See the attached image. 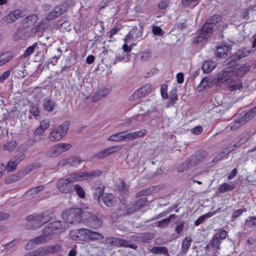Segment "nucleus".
Returning a JSON list of instances; mask_svg holds the SVG:
<instances>
[{"label":"nucleus","instance_id":"864d4df0","mask_svg":"<svg viewBox=\"0 0 256 256\" xmlns=\"http://www.w3.org/2000/svg\"><path fill=\"white\" fill-rule=\"evenodd\" d=\"M222 20V16L219 14H215L212 16L207 21L212 24L214 26H215L220 22Z\"/></svg>","mask_w":256,"mask_h":256},{"label":"nucleus","instance_id":"f257e3e1","mask_svg":"<svg viewBox=\"0 0 256 256\" xmlns=\"http://www.w3.org/2000/svg\"><path fill=\"white\" fill-rule=\"evenodd\" d=\"M26 220L30 222L27 225V228L35 230L42 226L44 224L49 222L50 218L46 212H44L28 216Z\"/></svg>","mask_w":256,"mask_h":256},{"label":"nucleus","instance_id":"0eeeda50","mask_svg":"<svg viewBox=\"0 0 256 256\" xmlns=\"http://www.w3.org/2000/svg\"><path fill=\"white\" fill-rule=\"evenodd\" d=\"M234 64L228 65V67L226 68L223 70L218 74L216 78L218 82L223 84L225 82H227V83L228 82L230 76L234 73V70L235 68H234Z\"/></svg>","mask_w":256,"mask_h":256},{"label":"nucleus","instance_id":"680f3d73","mask_svg":"<svg viewBox=\"0 0 256 256\" xmlns=\"http://www.w3.org/2000/svg\"><path fill=\"white\" fill-rule=\"evenodd\" d=\"M168 84H162L160 87V94L162 96L164 99H167L168 98Z\"/></svg>","mask_w":256,"mask_h":256},{"label":"nucleus","instance_id":"4d7b16f0","mask_svg":"<svg viewBox=\"0 0 256 256\" xmlns=\"http://www.w3.org/2000/svg\"><path fill=\"white\" fill-rule=\"evenodd\" d=\"M177 90L175 88L170 91V102L174 104L178 100Z\"/></svg>","mask_w":256,"mask_h":256},{"label":"nucleus","instance_id":"c85d7f7f","mask_svg":"<svg viewBox=\"0 0 256 256\" xmlns=\"http://www.w3.org/2000/svg\"><path fill=\"white\" fill-rule=\"evenodd\" d=\"M128 136V132L124 131L111 136L108 138V140L110 141H120L123 140L126 138Z\"/></svg>","mask_w":256,"mask_h":256},{"label":"nucleus","instance_id":"8fccbe9b","mask_svg":"<svg viewBox=\"0 0 256 256\" xmlns=\"http://www.w3.org/2000/svg\"><path fill=\"white\" fill-rule=\"evenodd\" d=\"M48 224L54 231L63 229V223L62 221H55Z\"/></svg>","mask_w":256,"mask_h":256},{"label":"nucleus","instance_id":"5701e85b","mask_svg":"<svg viewBox=\"0 0 256 256\" xmlns=\"http://www.w3.org/2000/svg\"><path fill=\"white\" fill-rule=\"evenodd\" d=\"M206 156V152L204 150H200L196 152L194 156H192L189 158H192V164H196L204 160Z\"/></svg>","mask_w":256,"mask_h":256},{"label":"nucleus","instance_id":"3c124183","mask_svg":"<svg viewBox=\"0 0 256 256\" xmlns=\"http://www.w3.org/2000/svg\"><path fill=\"white\" fill-rule=\"evenodd\" d=\"M104 186H100L98 188H96L94 189V196L95 198L99 199L102 196V197L104 192Z\"/></svg>","mask_w":256,"mask_h":256},{"label":"nucleus","instance_id":"7c9ffc66","mask_svg":"<svg viewBox=\"0 0 256 256\" xmlns=\"http://www.w3.org/2000/svg\"><path fill=\"white\" fill-rule=\"evenodd\" d=\"M147 202L148 200L146 198H141L138 199L134 202V206H136L134 210H131L132 208H129V213L134 210H139L140 208L144 206H145L146 205Z\"/></svg>","mask_w":256,"mask_h":256},{"label":"nucleus","instance_id":"9d476101","mask_svg":"<svg viewBox=\"0 0 256 256\" xmlns=\"http://www.w3.org/2000/svg\"><path fill=\"white\" fill-rule=\"evenodd\" d=\"M120 149V146H110L100 150L98 153L96 154L94 156V158L97 159L104 158L109 155L119 151Z\"/></svg>","mask_w":256,"mask_h":256},{"label":"nucleus","instance_id":"bb28decb","mask_svg":"<svg viewBox=\"0 0 256 256\" xmlns=\"http://www.w3.org/2000/svg\"><path fill=\"white\" fill-rule=\"evenodd\" d=\"M150 252L154 254L162 253L165 256H170L168 248L165 246H154L150 250Z\"/></svg>","mask_w":256,"mask_h":256},{"label":"nucleus","instance_id":"e433bc0d","mask_svg":"<svg viewBox=\"0 0 256 256\" xmlns=\"http://www.w3.org/2000/svg\"><path fill=\"white\" fill-rule=\"evenodd\" d=\"M175 216H176L174 214H170L168 218H164L160 221H158V224L157 225L158 227H159V228H166L168 226L169 223L170 222V220L172 218L175 217Z\"/></svg>","mask_w":256,"mask_h":256},{"label":"nucleus","instance_id":"a878e982","mask_svg":"<svg viewBox=\"0 0 256 256\" xmlns=\"http://www.w3.org/2000/svg\"><path fill=\"white\" fill-rule=\"evenodd\" d=\"M54 232L50 226L48 224L42 229V233L41 236L44 238L46 242L50 240Z\"/></svg>","mask_w":256,"mask_h":256},{"label":"nucleus","instance_id":"0e129e2a","mask_svg":"<svg viewBox=\"0 0 256 256\" xmlns=\"http://www.w3.org/2000/svg\"><path fill=\"white\" fill-rule=\"evenodd\" d=\"M36 45V44H34L28 47L23 54L24 58H26L32 54L34 52Z\"/></svg>","mask_w":256,"mask_h":256},{"label":"nucleus","instance_id":"1a4fd4ad","mask_svg":"<svg viewBox=\"0 0 256 256\" xmlns=\"http://www.w3.org/2000/svg\"><path fill=\"white\" fill-rule=\"evenodd\" d=\"M66 6L64 4L55 6L46 16V20H50L58 17L66 11Z\"/></svg>","mask_w":256,"mask_h":256},{"label":"nucleus","instance_id":"6e6d98bb","mask_svg":"<svg viewBox=\"0 0 256 256\" xmlns=\"http://www.w3.org/2000/svg\"><path fill=\"white\" fill-rule=\"evenodd\" d=\"M198 0H182V4L185 8L190 6L192 4L193 5V6H194L199 3Z\"/></svg>","mask_w":256,"mask_h":256},{"label":"nucleus","instance_id":"39448f33","mask_svg":"<svg viewBox=\"0 0 256 256\" xmlns=\"http://www.w3.org/2000/svg\"><path fill=\"white\" fill-rule=\"evenodd\" d=\"M71 147V145L66 143H59L52 146L47 152L48 156L55 158L58 156L62 152L68 150Z\"/></svg>","mask_w":256,"mask_h":256},{"label":"nucleus","instance_id":"a18cd8bd","mask_svg":"<svg viewBox=\"0 0 256 256\" xmlns=\"http://www.w3.org/2000/svg\"><path fill=\"white\" fill-rule=\"evenodd\" d=\"M17 146V143L15 140H10L4 145V149L5 150L12 152Z\"/></svg>","mask_w":256,"mask_h":256},{"label":"nucleus","instance_id":"7ed1b4c3","mask_svg":"<svg viewBox=\"0 0 256 256\" xmlns=\"http://www.w3.org/2000/svg\"><path fill=\"white\" fill-rule=\"evenodd\" d=\"M68 122H65L61 125L55 128L49 134V138L52 142L59 141L67 134L68 129Z\"/></svg>","mask_w":256,"mask_h":256},{"label":"nucleus","instance_id":"c03bdc74","mask_svg":"<svg viewBox=\"0 0 256 256\" xmlns=\"http://www.w3.org/2000/svg\"><path fill=\"white\" fill-rule=\"evenodd\" d=\"M71 181L74 182L84 180V172H72L69 174Z\"/></svg>","mask_w":256,"mask_h":256},{"label":"nucleus","instance_id":"ea45409f","mask_svg":"<svg viewBox=\"0 0 256 256\" xmlns=\"http://www.w3.org/2000/svg\"><path fill=\"white\" fill-rule=\"evenodd\" d=\"M89 230L87 228H80L78 229L76 234L78 238H80V239L85 240L88 239Z\"/></svg>","mask_w":256,"mask_h":256},{"label":"nucleus","instance_id":"6e6552de","mask_svg":"<svg viewBox=\"0 0 256 256\" xmlns=\"http://www.w3.org/2000/svg\"><path fill=\"white\" fill-rule=\"evenodd\" d=\"M240 76L234 73L230 76L229 81L228 82L229 90L232 92L240 90L242 88L243 83L242 82Z\"/></svg>","mask_w":256,"mask_h":256},{"label":"nucleus","instance_id":"338daca9","mask_svg":"<svg viewBox=\"0 0 256 256\" xmlns=\"http://www.w3.org/2000/svg\"><path fill=\"white\" fill-rule=\"evenodd\" d=\"M170 0H160L158 4V8L160 10L166 8L170 2Z\"/></svg>","mask_w":256,"mask_h":256},{"label":"nucleus","instance_id":"412c9836","mask_svg":"<svg viewBox=\"0 0 256 256\" xmlns=\"http://www.w3.org/2000/svg\"><path fill=\"white\" fill-rule=\"evenodd\" d=\"M102 202L108 207H111L116 204V198L114 194H106L102 198Z\"/></svg>","mask_w":256,"mask_h":256},{"label":"nucleus","instance_id":"f03ea898","mask_svg":"<svg viewBox=\"0 0 256 256\" xmlns=\"http://www.w3.org/2000/svg\"><path fill=\"white\" fill-rule=\"evenodd\" d=\"M82 209L74 208L64 212L62 213V218L67 223L76 224L82 222Z\"/></svg>","mask_w":256,"mask_h":256},{"label":"nucleus","instance_id":"aec40b11","mask_svg":"<svg viewBox=\"0 0 256 256\" xmlns=\"http://www.w3.org/2000/svg\"><path fill=\"white\" fill-rule=\"evenodd\" d=\"M235 65L234 68H235L234 70V74L238 76H240V78L242 77L246 72L250 70V66L246 64H244L240 67H238V65L236 63H234Z\"/></svg>","mask_w":256,"mask_h":256},{"label":"nucleus","instance_id":"c756f323","mask_svg":"<svg viewBox=\"0 0 256 256\" xmlns=\"http://www.w3.org/2000/svg\"><path fill=\"white\" fill-rule=\"evenodd\" d=\"M216 66V64L212 60H208L204 63L202 68L204 72L209 73L211 72Z\"/></svg>","mask_w":256,"mask_h":256},{"label":"nucleus","instance_id":"393cba45","mask_svg":"<svg viewBox=\"0 0 256 256\" xmlns=\"http://www.w3.org/2000/svg\"><path fill=\"white\" fill-rule=\"evenodd\" d=\"M82 160L78 157H71L67 159H64L60 162L62 166H66L70 164L72 166H75L79 164Z\"/></svg>","mask_w":256,"mask_h":256},{"label":"nucleus","instance_id":"a211bd4d","mask_svg":"<svg viewBox=\"0 0 256 256\" xmlns=\"http://www.w3.org/2000/svg\"><path fill=\"white\" fill-rule=\"evenodd\" d=\"M88 214L87 220L89 222L94 224V227L95 228H99L102 226V220L98 216L92 213H88Z\"/></svg>","mask_w":256,"mask_h":256},{"label":"nucleus","instance_id":"774afa93","mask_svg":"<svg viewBox=\"0 0 256 256\" xmlns=\"http://www.w3.org/2000/svg\"><path fill=\"white\" fill-rule=\"evenodd\" d=\"M17 166L18 165L11 160L8 162L6 168L8 172H13L16 169Z\"/></svg>","mask_w":256,"mask_h":256},{"label":"nucleus","instance_id":"13d9d810","mask_svg":"<svg viewBox=\"0 0 256 256\" xmlns=\"http://www.w3.org/2000/svg\"><path fill=\"white\" fill-rule=\"evenodd\" d=\"M246 224L250 228H254L256 226V216H249L246 220Z\"/></svg>","mask_w":256,"mask_h":256},{"label":"nucleus","instance_id":"c9c22d12","mask_svg":"<svg viewBox=\"0 0 256 256\" xmlns=\"http://www.w3.org/2000/svg\"><path fill=\"white\" fill-rule=\"evenodd\" d=\"M34 256H44L48 254L47 246H42L33 250Z\"/></svg>","mask_w":256,"mask_h":256},{"label":"nucleus","instance_id":"603ef678","mask_svg":"<svg viewBox=\"0 0 256 256\" xmlns=\"http://www.w3.org/2000/svg\"><path fill=\"white\" fill-rule=\"evenodd\" d=\"M13 58L12 55L10 52H5L0 54V60L4 64H6Z\"/></svg>","mask_w":256,"mask_h":256},{"label":"nucleus","instance_id":"e2e57ef3","mask_svg":"<svg viewBox=\"0 0 256 256\" xmlns=\"http://www.w3.org/2000/svg\"><path fill=\"white\" fill-rule=\"evenodd\" d=\"M230 152V149H228V147L224 148L214 158L213 161L216 162L218 160V159L222 158L223 156L228 154Z\"/></svg>","mask_w":256,"mask_h":256},{"label":"nucleus","instance_id":"473e14b6","mask_svg":"<svg viewBox=\"0 0 256 256\" xmlns=\"http://www.w3.org/2000/svg\"><path fill=\"white\" fill-rule=\"evenodd\" d=\"M235 188L236 186L234 184L224 182L220 186L218 190L221 193H225L228 191L232 190Z\"/></svg>","mask_w":256,"mask_h":256},{"label":"nucleus","instance_id":"f8f14e48","mask_svg":"<svg viewBox=\"0 0 256 256\" xmlns=\"http://www.w3.org/2000/svg\"><path fill=\"white\" fill-rule=\"evenodd\" d=\"M214 27V26L206 20L200 32V37L202 38H209L213 32Z\"/></svg>","mask_w":256,"mask_h":256},{"label":"nucleus","instance_id":"dca6fc26","mask_svg":"<svg viewBox=\"0 0 256 256\" xmlns=\"http://www.w3.org/2000/svg\"><path fill=\"white\" fill-rule=\"evenodd\" d=\"M123 51L120 52L113 62V64H116L118 62H126V59L128 57V46L125 43L122 46Z\"/></svg>","mask_w":256,"mask_h":256},{"label":"nucleus","instance_id":"bf43d9fd","mask_svg":"<svg viewBox=\"0 0 256 256\" xmlns=\"http://www.w3.org/2000/svg\"><path fill=\"white\" fill-rule=\"evenodd\" d=\"M25 154L23 152L16 154L12 160L18 165L21 161L24 159Z\"/></svg>","mask_w":256,"mask_h":256},{"label":"nucleus","instance_id":"5fc2aeb1","mask_svg":"<svg viewBox=\"0 0 256 256\" xmlns=\"http://www.w3.org/2000/svg\"><path fill=\"white\" fill-rule=\"evenodd\" d=\"M48 250V254H55L58 252H59L62 246L60 244H56L54 246H47Z\"/></svg>","mask_w":256,"mask_h":256},{"label":"nucleus","instance_id":"4c0bfd02","mask_svg":"<svg viewBox=\"0 0 256 256\" xmlns=\"http://www.w3.org/2000/svg\"><path fill=\"white\" fill-rule=\"evenodd\" d=\"M192 239L190 237H186L183 240L182 245V251L184 253L187 252L190 248Z\"/></svg>","mask_w":256,"mask_h":256},{"label":"nucleus","instance_id":"9b49d317","mask_svg":"<svg viewBox=\"0 0 256 256\" xmlns=\"http://www.w3.org/2000/svg\"><path fill=\"white\" fill-rule=\"evenodd\" d=\"M246 122L244 120L242 115H240L238 118H234L226 127V129L228 130H230L232 131H235L240 128Z\"/></svg>","mask_w":256,"mask_h":256},{"label":"nucleus","instance_id":"2eb2a0df","mask_svg":"<svg viewBox=\"0 0 256 256\" xmlns=\"http://www.w3.org/2000/svg\"><path fill=\"white\" fill-rule=\"evenodd\" d=\"M150 90L151 85L150 84H146L136 90L134 94L133 97L142 98L148 94H150Z\"/></svg>","mask_w":256,"mask_h":256},{"label":"nucleus","instance_id":"4468645a","mask_svg":"<svg viewBox=\"0 0 256 256\" xmlns=\"http://www.w3.org/2000/svg\"><path fill=\"white\" fill-rule=\"evenodd\" d=\"M111 89L110 87H104L96 90L92 96V100L96 102L104 98L110 92Z\"/></svg>","mask_w":256,"mask_h":256},{"label":"nucleus","instance_id":"052dcab7","mask_svg":"<svg viewBox=\"0 0 256 256\" xmlns=\"http://www.w3.org/2000/svg\"><path fill=\"white\" fill-rule=\"evenodd\" d=\"M12 14L10 12L7 16L2 18L0 20V22L4 24H8L14 22Z\"/></svg>","mask_w":256,"mask_h":256},{"label":"nucleus","instance_id":"4be33fe9","mask_svg":"<svg viewBox=\"0 0 256 256\" xmlns=\"http://www.w3.org/2000/svg\"><path fill=\"white\" fill-rule=\"evenodd\" d=\"M37 15L32 14L24 18L22 22V26L24 28H27L33 25L38 20Z\"/></svg>","mask_w":256,"mask_h":256},{"label":"nucleus","instance_id":"ddd939ff","mask_svg":"<svg viewBox=\"0 0 256 256\" xmlns=\"http://www.w3.org/2000/svg\"><path fill=\"white\" fill-rule=\"evenodd\" d=\"M105 242L106 244H110L111 246H128V242L126 240L114 237H108L106 238Z\"/></svg>","mask_w":256,"mask_h":256},{"label":"nucleus","instance_id":"2f4dec72","mask_svg":"<svg viewBox=\"0 0 256 256\" xmlns=\"http://www.w3.org/2000/svg\"><path fill=\"white\" fill-rule=\"evenodd\" d=\"M192 158H188L184 162L180 164L177 168V170L179 172H182L184 170H188L190 166H191L192 162Z\"/></svg>","mask_w":256,"mask_h":256},{"label":"nucleus","instance_id":"69168bd1","mask_svg":"<svg viewBox=\"0 0 256 256\" xmlns=\"http://www.w3.org/2000/svg\"><path fill=\"white\" fill-rule=\"evenodd\" d=\"M10 12L12 14L14 22L22 17V12L20 10H14L11 11Z\"/></svg>","mask_w":256,"mask_h":256},{"label":"nucleus","instance_id":"72a5a7b5","mask_svg":"<svg viewBox=\"0 0 256 256\" xmlns=\"http://www.w3.org/2000/svg\"><path fill=\"white\" fill-rule=\"evenodd\" d=\"M24 176V174H20V173L19 172L8 178L5 180V183L8 184H12L21 180Z\"/></svg>","mask_w":256,"mask_h":256},{"label":"nucleus","instance_id":"09e8293b","mask_svg":"<svg viewBox=\"0 0 256 256\" xmlns=\"http://www.w3.org/2000/svg\"><path fill=\"white\" fill-rule=\"evenodd\" d=\"M220 244L221 240L220 238L217 236H214V237L211 240L212 247L216 250H220Z\"/></svg>","mask_w":256,"mask_h":256},{"label":"nucleus","instance_id":"f704fd0d","mask_svg":"<svg viewBox=\"0 0 256 256\" xmlns=\"http://www.w3.org/2000/svg\"><path fill=\"white\" fill-rule=\"evenodd\" d=\"M146 134V130L144 128L136 131L134 132L129 133V140H132L138 138H140L145 136Z\"/></svg>","mask_w":256,"mask_h":256},{"label":"nucleus","instance_id":"49530a36","mask_svg":"<svg viewBox=\"0 0 256 256\" xmlns=\"http://www.w3.org/2000/svg\"><path fill=\"white\" fill-rule=\"evenodd\" d=\"M154 189V188L153 187H150L145 189L142 190L136 193V198H139L142 196L150 195L153 192Z\"/></svg>","mask_w":256,"mask_h":256},{"label":"nucleus","instance_id":"79ce46f5","mask_svg":"<svg viewBox=\"0 0 256 256\" xmlns=\"http://www.w3.org/2000/svg\"><path fill=\"white\" fill-rule=\"evenodd\" d=\"M255 116H256V106L242 115L244 120H245L246 122L251 120Z\"/></svg>","mask_w":256,"mask_h":256},{"label":"nucleus","instance_id":"58836bf2","mask_svg":"<svg viewBox=\"0 0 256 256\" xmlns=\"http://www.w3.org/2000/svg\"><path fill=\"white\" fill-rule=\"evenodd\" d=\"M75 191L76 194L82 198H85V192L83 188L79 184L73 185L72 192Z\"/></svg>","mask_w":256,"mask_h":256},{"label":"nucleus","instance_id":"6ab92c4d","mask_svg":"<svg viewBox=\"0 0 256 256\" xmlns=\"http://www.w3.org/2000/svg\"><path fill=\"white\" fill-rule=\"evenodd\" d=\"M154 238V234L149 232L140 234L133 238L136 241L147 243H148Z\"/></svg>","mask_w":256,"mask_h":256},{"label":"nucleus","instance_id":"a19ab883","mask_svg":"<svg viewBox=\"0 0 256 256\" xmlns=\"http://www.w3.org/2000/svg\"><path fill=\"white\" fill-rule=\"evenodd\" d=\"M255 116H256V106L242 115L244 120H245L246 122L251 120Z\"/></svg>","mask_w":256,"mask_h":256},{"label":"nucleus","instance_id":"423d86ee","mask_svg":"<svg viewBox=\"0 0 256 256\" xmlns=\"http://www.w3.org/2000/svg\"><path fill=\"white\" fill-rule=\"evenodd\" d=\"M250 53V50L245 48L239 49L234 52L230 58H228L226 61V65H232L236 63V61L248 56Z\"/></svg>","mask_w":256,"mask_h":256},{"label":"nucleus","instance_id":"b1692460","mask_svg":"<svg viewBox=\"0 0 256 256\" xmlns=\"http://www.w3.org/2000/svg\"><path fill=\"white\" fill-rule=\"evenodd\" d=\"M42 106L46 110L52 112L56 106V102L49 98H45L42 101Z\"/></svg>","mask_w":256,"mask_h":256},{"label":"nucleus","instance_id":"de8ad7c7","mask_svg":"<svg viewBox=\"0 0 256 256\" xmlns=\"http://www.w3.org/2000/svg\"><path fill=\"white\" fill-rule=\"evenodd\" d=\"M116 188L119 191L120 194H124L126 196H127V190L126 186L124 182L120 180L116 184Z\"/></svg>","mask_w":256,"mask_h":256},{"label":"nucleus","instance_id":"20e7f679","mask_svg":"<svg viewBox=\"0 0 256 256\" xmlns=\"http://www.w3.org/2000/svg\"><path fill=\"white\" fill-rule=\"evenodd\" d=\"M70 174H68L65 178L59 179L56 182V188L62 193L68 194L72 192V186Z\"/></svg>","mask_w":256,"mask_h":256},{"label":"nucleus","instance_id":"f3484780","mask_svg":"<svg viewBox=\"0 0 256 256\" xmlns=\"http://www.w3.org/2000/svg\"><path fill=\"white\" fill-rule=\"evenodd\" d=\"M230 48L228 45L222 44L216 47V56L218 58H225L228 54Z\"/></svg>","mask_w":256,"mask_h":256},{"label":"nucleus","instance_id":"cd10ccee","mask_svg":"<svg viewBox=\"0 0 256 256\" xmlns=\"http://www.w3.org/2000/svg\"><path fill=\"white\" fill-rule=\"evenodd\" d=\"M124 194H120V209L123 212V213L127 214L128 213V207L127 205L126 196H124Z\"/></svg>","mask_w":256,"mask_h":256},{"label":"nucleus","instance_id":"37998d69","mask_svg":"<svg viewBox=\"0 0 256 256\" xmlns=\"http://www.w3.org/2000/svg\"><path fill=\"white\" fill-rule=\"evenodd\" d=\"M88 237V239L91 240H100L104 238V236L101 234L90 230Z\"/></svg>","mask_w":256,"mask_h":256}]
</instances>
